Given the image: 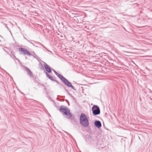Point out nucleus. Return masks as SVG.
Masks as SVG:
<instances>
[{"instance_id":"nucleus-20","label":"nucleus","mask_w":152,"mask_h":152,"mask_svg":"<svg viewBox=\"0 0 152 152\" xmlns=\"http://www.w3.org/2000/svg\"><path fill=\"white\" fill-rule=\"evenodd\" d=\"M41 85L42 86H44V85H43V84H41Z\"/></svg>"},{"instance_id":"nucleus-23","label":"nucleus","mask_w":152,"mask_h":152,"mask_svg":"<svg viewBox=\"0 0 152 152\" xmlns=\"http://www.w3.org/2000/svg\"><path fill=\"white\" fill-rule=\"evenodd\" d=\"M0 37H1L2 38H2V36H1L0 35Z\"/></svg>"},{"instance_id":"nucleus-13","label":"nucleus","mask_w":152,"mask_h":152,"mask_svg":"<svg viewBox=\"0 0 152 152\" xmlns=\"http://www.w3.org/2000/svg\"><path fill=\"white\" fill-rule=\"evenodd\" d=\"M132 46L129 45H126V47L128 49H130L132 48Z\"/></svg>"},{"instance_id":"nucleus-11","label":"nucleus","mask_w":152,"mask_h":152,"mask_svg":"<svg viewBox=\"0 0 152 152\" xmlns=\"http://www.w3.org/2000/svg\"><path fill=\"white\" fill-rule=\"evenodd\" d=\"M86 138L88 139V140L90 141V143H93L94 142L93 140L92 139L91 136L87 135L86 136Z\"/></svg>"},{"instance_id":"nucleus-22","label":"nucleus","mask_w":152,"mask_h":152,"mask_svg":"<svg viewBox=\"0 0 152 152\" xmlns=\"http://www.w3.org/2000/svg\"><path fill=\"white\" fill-rule=\"evenodd\" d=\"M44 90H45V91H46V88H45H45H44Z\"/></svg>"},{"instance_id":"nucleus-15","label":"nucleus","mask_w":152,"mask_h":152,"mask_svg":"<svg viewBox=\"0 0 152 152\" xmlns=\"http://www.w3.org/2000/svg\"><path fill=\"white\" fill-rule=\"evenodd\" d=\"M30 42V43L32 45H33V46H34L35 47H38V46H37V45H35L34 44V43H33V42Z\"/></svg>"},{"instance_id":"nucleus-24","label":"nucleus","mask_w":152,"mask_h":152,"mask_svg":"<svg viewBox=\"0 0 152 152\" xmlns=\"http://www.w3.org/2000/svg\"><path fill=\"white\" fill-rule=\"evenodd\" d=\"M37 82L36 81H34V83H37Z\"/></svg>"},{"instance_id":"nucleus-12","label":"nucleus","mask_w":152,"mask_h":152,"mask_svg":"<svg viewBox=\"0 0 152 152\" xmlns=\"http://www.w3.org/2000/svg\"><path fill=\"white\" fill-rule=\"evenodd\" d=\"M40 65V69H42V70H44V67L43 66V65L41 64V63H39V65Z\"/></svg>"},{"instance_id":"nucleus-19","label":"nucleus","mask_w":152,"mask_h":152,"mask_svg":"<svg viewBox=\"0 0 152 152\" xmlns=\"http://www.w3.org/2000/svg\"><path fill=\"white\" fill-rule=\"evenodd\" d=\"M3 50H4V51L6 52H8L5 50L4 48H3Z\"/></svg>"},{"instance_id":"nucleus-21","label":"nucleus","mask_w":152,"mask_h":152,"mask_svg":"<svg viewBox=\"0 0 152 152\" xmlns=\"http://www.w3.org/2000/svg\"><path fill=\"white\" fill-rule=\"evenodd\" d=\"M24 39H26L27 40V39H26V38L25 37H24Z\"/></svg>"},{"instance_id":"nucleus-3","label":"nucleus","mask_w":152,"mask_h":152,"mask_svg":"<svg viewBox=\"0 0 152 152\" xmlns=\"http://www.w3.org/2000/svg\"><path fill=\"white\" fill-rule=\"evenodd\" d=\"M80 124L83 127H86L89 125L88 118L85 114H81L80 117Z\"/></svg>"},{"instance_id":"nucleus-10","label":"nucleus","mask_w":152,"mask_h":152,"mask_svg":"<svg viewBox=\"0 0 152 152\" xmlns=\"http://www.w3.org/2000/svg\"><path fill=\"white\" fill-rule=\"evenodd\" d=\"M31 41H32L34 44H35V45H36L37 46H41L42 47H43L44 48H45V46L43 45H42L41 43H40L39 42H36V41H34V40H31Z\"/></svg>"},{"instance_id":"nucleus-18","label":"nucleus","mask_w":152,"mask_h":152,"mask_svg":"<svg viewBox=\"0 0 152 152\" xmlns=\"http://www.w3.org/2000/svg\"><path fill=\"white\" fill-rule=\"evenodd\" d=\"M146 69H147V70H148L149 71V72H150V70H149V69H148L147 67H146Z\"/></svg>"},{"instance_id":"nucleus-25","label":"nucleus","mask_w":152,"mask_h":152,"mask_svg":"<svg viewBox=\"0 0 152 152\" xmlns=\"http://www.w3.org/2000/svg\"><path fill=\"white\" fill-rule=\"evenodd\" d=\"M7 28H9L8 27H7Z\"/></svg>"},{"instance_id":"nucleus-5","label":"nucleus","mask_w":152,"mask_h":152,"mask_svg":"<svg viewBox=\"0 0 152 152\" xmlns=\"http://www.w3.org/2000/svg\"><path fill=\"white\" fill-rule=\"evenodd\" d=\"M19 52L20 54H23L24 55H26L28 56H32V54L26 48H20L18 49Z\"/></svg>"},{"instance_id":"nucleus-16","label":"nucleus","mask_w":152,"mask_h":152,"mask_svg":"<svg viewBox=\"0 0 152 152\" xmlns=\"http://www.w3.org/2000/svg\"><path fill=\"white\" fill-rule=\"evenodd\" d=\"M64 89L65 90V91H66V92H68V91H67V90L66 89V88L65 87H64Z\"/></svg>"},{"instance_id":"nucleus-6","label":"nucleus","mask_w":152,"mask_h":152,"mask_svg":"<svg viewBox=\"0 0 152 152\" xmlns=\"http://www.w3.org/2000/svg\"><path fill=\"white\" fill-rule=\"evenodd\" d=\"M45 74L46 75L47 77H48V78L50 80L54 81L56 82L57 84H59L60 85V87L61 88V87H63V86L57 80H55L54 78V77H53L52 76H51L50 74H49L47 72H45Z\"/></svg>"},{"instance_id":"nucleus-17","label":"nucleus","mask_w":152,"mask_h":152,"mask_svg":"<svg viewBox=\"0 0 152 152\" xmlns=\"http://www.w3.org/2000/svg\"><path fill=\"white\" fill-rule=\"evenodd\" d=\"M12 57H15L17 60H18V59L17 58H16L15 56L13 54L12 55Z\"/></svg>"},{"instance_id":"nucleus-26","label":"nucleus","mask_w":152,"mask_h":152,"mask_svg":"<svg viewBox=\"0 0 152 152\" xmlns=\"http://www.w3.org/2000/svg\"><path fill=\"white\" fill-rule=\"evenodd\" d=\"M0 45V46H1V45Z\"/></svg>"},{"instance_id":"nucleus-7","label":"nucleus","mask_w":152,"mask_h":152,"mask_svg":"<svg viewBox=\"0 0 152 152\" xmlns=\"http://www.w3.org/2000/svg\"><path fill=\"white\" fill-rule=\"evenodd\" d=\"M44 66L47 72L48 73H50L51 72V69L48 64L45 62H44Z\"/></svg>"},{"instance_id":"nucleus-27","label":"nucleus","mask_w":152,"mask_h":152,"mask_svg":"<svg viewBox=\"0 0 152 152\" xmlns=\"http://www.w3.org/2000/svg\"><path fill=\"white\" fill-rule=\"evenodd\" d=\"M1 42V41L0 40V42Z\"/></svg>"},{"instance_id":"nucleus-4","label":"nucleus","mask_w":152,"mask_h":152,"mask_svg":"<svg viewBox=\"0 0 152 152\" xmlns=\"http://www.w3.org/2000/svg\"><path fill=\"white\" fill-rule=\"evenodd\" d=\"M92 113L94 115H99L100 113V108L96 105H94L92 107Z\"/></svg>"},{"instance_id":"nucleus-2","label":"nucleus","mask_w":152,"mask_h":152,"mask_svg":"<svg viewBox=\"0 0 152 152\" xmlns=\"http://www.w3.org/2000/svg\"><path fill=\"white\" fill-rule=\"evenodd\" d=\"M56 75L65 86L71 88L74 90H76L71 83L62 75L58 73Z\"/></svg>"},{"instance_id":"nucleus-14","label":"nucleus","mask_w":152,"mask_h":152,"mask_svg":"<svg viewBox=\"0 0 152 152\" xmlns=\"http://www.w3.org/2000/svg\"><path fill=\"white\" fill-rule=\"evenodd\" d=\"M52 70L55 73V74L56 75L58 73L57 72H56L55 70H54V69H52Z\"/></svg>"},{"instance_id":"nucleus-1","label":"nucleus","mask_w":152,"mask_h":152,"mask_svg":"<svg viewBox=\"0 0 152 152\" xmlns=\"http://www.w3.org/2000/svg\"><path fill=\"white\" fill-rule=\"evenodd\" d=\"M59 110L60 112L61 113L64 115H64L66 116L65 117V118L69 119H71V122L73 124H77V121L75 119H74V117L72 116V113L68 108L67 107L61 106L60 107Z\"/></svg>"},{"instance_id":"nucleus-8","label":"nucleus","mask_w":152,"mask_h":152,"mask_svg":"<svg viewBox=\"0 0 152 152\" xmlns=\"http://www.w3.org/2000/svg\"><path fill=\"white\" fill-rule=\"evenodd\" d=\"M94 124L95 126L98 129L102 126L101 123L99 121L96 120L94 122Z\"/></svg>"},{"instance_id":"nucleus-9","label":"nucleus","mask_w":152,"mask_h":152,"mask_svg":"<svg viewBox=\"0 0 152 152\" xmlns=\"http://www.w3.org/2000/svg\"><path fill=\"white\" fill-rule=\"evenodd\" d=\"M24 67L25 68V70L26 71L28 75H29L30 77H33L34 76L33 75L30 70L26 66H24Z\"/></svg>"}]
</instances>
